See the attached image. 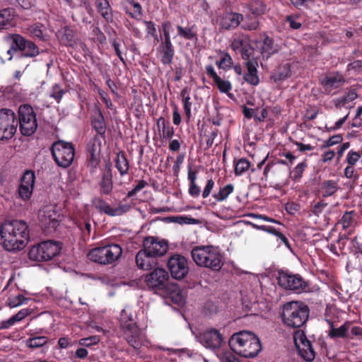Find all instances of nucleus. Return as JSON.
I'll return each mask as SVG.
<instances>
[{
    "instance_id": "f257e3e1",
    "label": "nucleus",
    "mask_w": 362,
    "mask_h": 362,
    "mask_svg": "<svg viewBox=\"0 0 362 362\" xmlns=\"http://www.w3.org/2000/svg\"><path fill=\"white\" fill-rule=\"evenodd\" d=\"M28 239V226L24 221L8 220L0 226V243L8 252L23 250Z\"/></svg>"
},
{
    "instance_id": "f03ea898",
    "label": "nucleus",
    "mask_w": 362,
    "mask_h": 362,
    "mask_svg": "<svg viewBox=\"0 0 362 362\" xmlns=\"http://www.w3.org/2000/svg\"><path fill=\"white\" fill-rule=\"evenodd\" d=\"M228 346L234 353L244 358H254L262 349L257 336L245 330L233 334L229 339Z\"/></svg>"
},
{
    "instance_id": "7ed1b4c3",
    "label": "nucleus",
    "mask_w": 362,
    "mask_h": 362,
    "mask_svg": "<svg viewBox=\"0 0 362 362\" xmlns=\"http://www.w3.org/2000/svg\"><path fill=\"white\" fill-rule=\"evenodd\" d=\"M191 256L197 266L214 272H219L224 265L223 255L214 245L197 246L192 250Z\"/></svg>"
},
{
    "instance_id": "20e7f679",
    "label": "nucleus",
    "mask_w": 362,
    "mask_h": 362,
    "mask_svg": "<svg viewBox=\"0 0 362 362\" xmlns=\"http://www.w3.org/2000/svg\"><path fill=\"white\" fill-rule=\"evenodd\" d=\"M310 309L300 301H290L282 306L281 318L283 323L292 328H300L308 320Z\"/></svg>"
},
{
    "instance_id": "39448f33",
    "label": "nucleus",
    "mask_w": 362,
    "mask_h": 362,
    "mask_svg": "<svg viewBox=\"0 0 362 362\" xmlns=\"http://www.w3.org/2000/svg\"><path fill=\"white\" fill-rule=\"evenodd\" d=\"M10 39L11 40L10 48L5 53H1L8 60L13 57L19 59L23 57H34L39 54L37 46L21 35L13 34L10 36Z\"/></svg>"
},
{
    "instance_id": "423d86ee",
    "label": "nucleus",
    "mask_w": 362,
    "mask_h": 362,
    "mask_svg": "<svg viewBox=\"0 0 362 362\" xmlns=\"http://www.w3.org/2000/svg\"><path fill=\"white\" fill-rule=\"evenodd\" d=\"M119 324L127 343L133 348L139 349L141 346V329L132 313L126 309L122 310L120 313Z\"/></svg>"
},
{
    "instance_id": "0eeeda50",
    "label": "nucleus",
    "mask_w": 362,
    "mask_h": 362,
    "mask_svg": "<svg viewBox=\"0 0 362 362\" xmlns=\"http://www.w3.org/2000/svg\"><path fill=\"white\" fill-rule=\"evenodd\" d=\"M123 250L118 244H110L103 247H95L89 251L88 257L92 262L103 265H107L117 261Z\"/></svg>"
},
{
    "instance_id": "6e6552de",
    "label": "nucleus",
    "mask_w": 362,
    "mask_h": 362,
    "mask_svg": "<svg viewBox=\"0 0 362 362\" xmlns=\"http://www.w3.org/2000/svg\"><path fill=\"white\" fill-rule=\"evenodd\" d=\"M50 151L58 166L66 168L72 164L75 156L73 144L58 140L52 144Z\"/></svg>"
},
{
    "instance_id": "1a4fd4ad",
    "label": "nucleus",
    "mask_w": 362,
    "mask_h": 362,
    "mask_svg": "<svg viewBox=\"0 0 362 362\" xmlns=\"http://www.w3.org/2000/svg\"><path fill=\"white\" fill-rule=\"evenodd\" d=\"M145 281L148 287L165 294L170 293L174 287V285L169 283L168 272L163 268H153V270L146 276Z\"/></svg>"
},
{
    "instance_id": "9d476101",
    "label": "nucleus",
    "mask_w": 362,
    "mask_h": 362,
    "mask_svg": "<svg viewBox=\"0 0 362 362\" xmlns=\"http://www.w3.org/2000/svg\"><path fill=\"white\" fill-rule=\"evenodd\" d=\"M18 126L17 117L12 110H0V140L11 139L16 134Z\"/></svg>"
},
{
    "instance_id": "9b49d317",
    "label": "nucleus",
    "mask_w": 362,
    "mask_h": 362,
    "mask_svg": "<svg viewBox=\"0 0 362 362\" xmlns=\"http://www.w3.org/2000/svg\"><path fill=\"white\" fill-rule=\"evenodd\" d=\"M17 120L23 135L31 136L36 131L37 127L36 117L30 105L26 104L19 107Z\"/></svg>"
},
{
    "instance_id": "f8f14e48",
    "label": "nucleus",
    "mask_w": 362,
    "mask_h": 362,
    "mask_svg": "<svg viewBox=\"0 0 362 362\" xmlns=\"http://www.w3.org/2000/svg\"><path fill=\"white\" fill-rule=\"evenodd\" d=\"M277 280L281 288L296 293L305 291L308 287L307 281L300 274H294L288 271L280 270Z\"/></svg>"
},
{
    "instance_id": "ddd939ff",
    "label": "nucleus",
    "mask_w": 362,
    "mask_h": 362,
    "mask_svg": "<svg viewBox=\"0 0 362 362\" xmlns=\"http://www.w3.org/2000/svg\"><path fill=\"white\" fill-rule=\"evenodd\" d=\"M199 342L206 349L214 352L219 351L226 341L222 334L215 328H208L198 337Z\"/></svg>"
},
{
    "instance_id": "4468645a",
    "label": "nucleus",
    "mask_w": 362,
    "mask_h": 362,
    "mask_svg": "<svg viewBox=\"0 0 362 362\" xmlns=\"http://www.w3.org/2000/svg\"><path fill=\"white\" fill-rule=\"evenodd\" d=\"M168 268L173 279L181 280L189 272L188 260L182 255L174 254L168 260Z\"/></svg>"
},
{
    "instance_id": "2eb2a0df",
    "label": "nucleus",
    "mask_w": 362,
    "mask_h": 362,
    "mask_svg": "<svg viewBox=\"0 0 362 362\" xmlns=\"http://www.w3.org/2000/svg\"><path fill=\"white\" fill-rule=\"evenodd\" d=\"M293 341L299 355L307 361H312L315 358V352L311 341L308 339L305 332L298 329L294 332Z\"/></svg>"
},
{
    "instance_id": "dca6fc26",
    "label": "nucleus",
    "mask_w": 362,
    "mask_h": 362,
    "mask_svg": "<svg viewBox=\"0 0 362 362\" xmlns=\"http://www.w3.org/2000/svg\"><path fill=\"white\" fill-rule=\"evenodd\" d=\"M143 247L156 259L164 255L168 250L167 241L153 236L145 238L143 242Z\"/></svg>"
},
{
    "instance_id": "f3484780",
    "label": "nucleus",
    "mask_w": 362,
    "mask_h": 362,
    "mask_svg": "<svg viewBox=\"0 0 362 362\" xmlns=\"http://www.w3.org/2000/svg\"><path fill=\"white\" fill-rule=\"evenodd\" d=\"M243 19V15L240 13L226 11L218 16V25L222 30H234L240 25Z\"/></svg>"
},
{
    "instance_id": "a211bd4d",
    "label": "nucleus",
    "mask_w": 362,
    "mask_h": 362,
    "mask_svg": "<svg viewBox=\"0 0 362 362\" xmlns=\"http://www.w3.org/2000/svg\"><path fill=\"white\" fill-rule=\"evenodd\" d=\"M156 50L159 54L160 61L163 65H170L173 60L175 54V47L171 39L159 40Z\"/></svg>"
},
{
    "instance_id": "6ab92c4d",
    "label": "nucleus",
    "mask_w": 362,
    "mask_h": 362,
    "mask_svg": "<svg viewBox=\"0 0 362 362\" xmlns=\"http://www.w3.org/2000/svg\"><path fill=\"white\" fill-rule=\"evenodd\" d=\"M92 204L100 212L104 213L110 216H121L129 209L128 206L124 204L112 208L105 200L100 197L93 199Z\"/></svg>"
},
{
    "instance_id": "aec40b11",
    "label": "nucleus",
    "mask_w": 362,
    "mask_h": 362,
    "mask_svg": "<svg viewBox=\"0 0 362 362\" xmlns=\"http://www.w3.org/2000/svg\"><path fill=\"white\" fill-rule=\"evenodd\" d=\"M135 260L137 267L143 270H150L158 264L157 259L144 248L137 252Z\"/></svg>"
},
{
    "instance_id": "412c9836",
    "label": "nucleus",
    "mask_w": 362,
    "mask_h": 362,
    "mask_svg": "<svg viewBox=\"0 0 362 362\" xmlns=\"http://www.w3.org/2000/svg\"><path fill=\"white\" fill-rule=\"evenodd\" d=\"M247 69V73L244 74V81L252 86L259 85L260 80L258 76V62H245Z\"/></svg>"
},
{
    "instance_id": "4be33fe9",
    "label": "nucleus",
    "mask_w": 362,
    "mask_h": 362,
    "mask_svg": "<svg viewBox=\"0 0 362 362\" xmlns=\"http://www.w3.org/2000/svg\"><path fill=\"white\" fill-rule=\"evenodd\" d=\"M95 6L98 13L107 23H113V11L108 0H95Z\"/></svg>"
},
{
    "instance_id": "5701e85b",
    "label": "nucleus",
    "mask_w": 362,
    "mask_h": 362,
    "mask_svg": "<svg viewBox=\"0 0 362 362\" xmlns=\"http://www.w3.org/2000/svg\"><path fill=\"white\" fill-rule=\"evenodd\" d=\"M93 129L103 138L106 132V122L103 114L99 107H96L95 115L91 118Z\"/></svg>"
},
{
    "instance_id": "b1692460",
    "label": "nucleus",
    "mask_w": 362,
    "mask_h": 362,
    "mask_svg": "<svg viewBox=\"0 0 362 362\" xmlns=\"http://www.w3.org/2000/svg\"><path fill=\"white\" fill-rule=\"evenodd\" d=\"M327 323L329 325V330L328 332V336L332 339L337 338H346L348 339V331L350 329V326L351 322L349 321H346L339 328H336L334 326V322L332 320H327Z\"/></svg>"
},
{
    "instance_id": "393cba45",
    "label": "nucleus",
    "mask_w": 362,
    "mask_h": 362,
    "mask_svg": "<svg viewBox=\"0 0 362 362\" xmlns=\"http://www.w3.org/2000/svg\"><path fill=\"white\" fill-rule=\"evenodd\" d=\"M56 35L61 43L66 46H72L75 42V31L69 26H64L59 29Z\"/></svg>"
},
{
    "instance_id": "a878e982",
    "label": "nucleus",
    "mask_w": 362,
    "mask_h": 362,
    "mask_svg": "<svg viewBox=\"0 0 362 362\" xmlns=\"http://www.w3.org/2000/svg\"><path fill=\"white\" fill-rule=\"evenodd\" d=\"M291 76V64L285 63L279 65L272 73L271 79L275 83L281 82Z\"/></svg>"
},
{
    "instance_id": "bb28decb",
    "label": "nucleus",
    "mask_w": 362,
    "mask_h": 362,
    "mask_svg": "<svg viewBox=\"0 0 362 362\" xmlns=\"http://www.w3.org/2000/svg\"><path fill=\"white\" fill-rule=\"evenodd\" d=\"M278 51L279 49L277 46L274 45V40L268 35H265L260 48V52L262 57L268 59L272 54L278 52Z\"/></svg>"
},
{
    "instance_id": "cd10ccee",
    "label": "nucleus",
    "mask_w": 362,
    "mask_h": 362,
    "mask_svg": "<svg viewBox=\"0 0 362 362\" xmlns=\"http://www.w3.org/2000/svg\"><path fill=\"white\" fill-rule=\"evenodd\" d=\"M345 83L344 76L339 74H334L333 75L327 76L322 81V85L327 89L339 88Z\"/></svg>"
},
{
    "instance_id": "c85d7f7f",
    "label": "nucleus",
    "mask_w": 362,
    "mask_h": 362,
    "mask_svg": "<svg viewBox=\"0 0 362 362\" xmlns=\"http://www.w3.org/2000/svg\"><path fill=\"white\" fill-rule=\"evenodd\" d=\"M14 25V10L5 8L0 11V30L8 29Z\"/></svg>"
},
{
    "instance_id": "c756f323",
    "label": "nucleus",
    "mask_w": 362,
    "mask_h": 362,
    "mask_svg": "<svg viewBox=\"0 0 362 362\" xmlns=\"http://www.w3.org/2000/svg\"><path fill=\"white\" fill-rule=\"evenodd\" d=\"M63 248V243L54 240H47V261L59 255Z\"/></svg>"
},
{
    "instance_id": "7c9ffc66",
    "label": "nucleus",
    "mask_w": 362,
    "mask_h": 362,
    "mask_svg": "<svg viewBox=\"0 0 362 362\" xmlns=\"http://www.w3.org/2000/svg\"><path fill=\"white\" fill-rule=\"evenodd\" d=\"M45 241L34 245L30 250L28 255L29 258L36 262H43L45 259Z\"/></svg>"
},
{
    "instance_id": "2f4dec72",
    "label": "nucleus",
    "mask_w": 362,
    "mask_h": 362,
    "mask_svg": "<svg viewBox=\"0 0 362 362\" xmlns=\"http://www.w3.org/2000/svg\"><path fill=\"white\" fill-rule=\"evenodd\" d=\"M180 97L182 98L186 118L187 120H189L192 117L191 108L192 105L190 97V88L188 87L184 88L180 92Z\"/></svg>"
},
{
    "instance_id": "473e14b6",
    "label": "nucleus",
    "mask_w": 362,
    "mask_h": 362,
    "mask_svg": "<svg viewBox=\"0 0 362 362\" xmlns=\"http://www.w3.org/2000/svg\"><path fill=\"white\" fill-rule=\"evenodd\" d=\"M234 190V187L232 184L226 185H219L218 189H215L213 193V197L216 202H223L228 198Z\"/></svg>"
},
{
    "instance_id": "72a5a7b5",
    "label": "nucleus",
    "mask_w": 362,
    "mask_h": 362,
    "mask_svg": "<svg viewBox=\"0 0 362 362\" xmlns=\"http://www.w3.org/2000/svg\"><path fill=\"white\" fill-rule=\"evenodd\" d=\"M177 35L187 40H193L197 39V33L194 26L182 27L180 25H176Z\"/></svg>"
},
{
    "instance_id": "f704fd0d",
    "label": "nucleus",
    "mask_w": 362,
    "mask_h": 362,
    "mask_svg": "<svg viewBox=\"0 0 362 362\" xmlns=\"http://www.w3.org/2000/svg\"><path fill=\"white\" fill-rule=\"evenodd\" d=\"M251 44V40L247 35H242L235 38L231 42L232 49L240 53Z\"/></svg>"
},
{
    "instance_id": "c9c22d12",
    "label": "nucleus",
    "mask_w": 362,
    "mask_h": 362,
    "mask_svg": "<svg viewBox=\"0 0 362 362\" xmlns=\"http://www.w3.org/2000/svg\"><path fill=\"white\" fill-rule=\"evenodd\" d=\"M337 182H322L317 189L318 196L327 197L333 195L338 189Z\"/></svg>"
},
{
    "instance_id": "e433bc0d",
    "label": "nucleus",
    "mask_w": 362,
    "mask_h": 362,
    "mask_svg": "<svg viewBox=\"0 0 362 362\" xmlns=\"http://www.w3.org/2000/svg\"><path fill=\"white\" fill-rule=\"evenodd\" d=\"M358 94L355 90H350L345 93L342 97L334 100V106L337 109H341L346 104L356 100L358 98Z\"/></svg>"
},
{
    "instance_id": "4c0bfd02",
    "label": "nucleus",
    "mask_w": 362,
    "mask_h": 362,
    "mask_svg": "<svg viewBox=\"0 0 362 362\" xmlns=\"http://www.w3.org/2000/svg\"><path fill=\"white\" fill-rule=\"evenodd\" d=\"M29 312L27 309L19 311L17 314L12 316L7 320L3 321L1 323L0 329H7L12 326L14 323L19 322L28 316Z\"/></svg>"
},
{
    "instance_id": "58836bf2",
    "label": "nucleus",
    "mask_w": 362,
    "mask_h": 362,
    "mask_svg": "<svg viewBox=\"0 0 362 362\" xmlns=\"http://www.w3.org/2000/svg\"><path fill=\"white\" fill-rule=\"evenodd\" d=\"M88 165L92 168L96 167L100 162L99 152L97 149L95 144L88 146Z\"/></svg>"
},
{
    "instance_id": "ea45409f",
    "label": "nucleus",
    "mask_w": 362,
    "mask_h": 362,
    "mask_svg": "<svg viewBox=\"0 0 362 362\" xmlns=\"http://www.w3.org/2000/svg\"><path fill=\"white\" fill-rule=\"evenodd\" d=\"M249 9L252 14L260 16L266 12L267 6L262 1L253 0L249 4Z\"/></svg>"
},
{
    "instance_id": "a19ab883",
    "label": "nucleus",
    "mask_w": 362,
    "mask_h": 362,
    "mask_svg": "<svg viewBox=\"0 0 362 362\" xmlns=\"http://www.w3.org/2000/svg\"><path fill=\"white\" fill-rule=\"evenodd\" d=\"M34 182H21L18 187V194L24 200L28 199L32 194Z\"/></svg>"
},
{
    "instance_id": "79ce46f5",
    "label": "nucleus",
    "mask_w": 362,
    "mask_h": 362,
    "mask_svg": "<svg viewBox=\"0 0 362 362\" xmlns=\"http://www.w3.org/2000/svg\"><path fill=\"white\" fill-rule=\"evenodd\" d=\"M240 54L245 62H258V57L255 56V48L251 45V44Z\"/></svg>"
},
{
    "instance_id": "37998d69",
    "label": "nucleus",
    "mask_w": 362,
    "mask_h": 362,
    "mask_svg": "<svg viewBox=\"0 0 362 362\" xmlns=\"http://www.w3.org/2000/svg\"><path fill=\"white\" fill-rule=\"evenodd\" d=\"M115 165L119 172L123 175L129 169V163L124 153H119L115 160Z\"/></svg>"
},
{
    "instance_id": "c03bdc74",
    "label": "nucleus",
    "mask_w": 362,
    "mask_h": 362,
    "mask_svg": "<svg viewBox=\"0 0 362 362\" xmlns=\"http://www.w3.org/2000/svg\"><path fill=\"white\" fill-rule=\"evenodd\" d=\"M214 82L221 93H228L232 90L231 83L229 81L221 79L220 76Z\"/></svg>"
},
{
    "instance_id": "a18cd8bd",
    "label": "nucleus",
    "mask_w": 362,
    "mask_h": 362,
    "mask_svg": "<svg viewBox=\"0 0 362 362\" xmlns=\"http://www.w3.org/2000/svg\"><path fill=\"white\" fill-rule=\"evenodd\" d=\"M144 24L146 26V31L148 35L153 37L154 42H158L160 36H158L156 29V25L151 21H144Z\"/></svg>"
},
{
    "instance_id": "49530a36",
    "label": "nucleus",
    "mask_w": 362,
    "mask_h": 362,
    "mask_svg": "<svg viewBox=\"0 0 362 362\" xmlns=\"http://www.w3.org/2000/svg\"><path fill=\"white\" fill-rule=\"evenodd\" d=\"M355 216L356 213L354 211H346L340 220L343 229L346 230L351 226Z\"/></svg>"
},
{
    "instance_id": "de8ad7c7",
    "label": "nucleus",
    "mask_w": 362,
    "mask_h": 362,
    "mask_svg": "<svg viewBox=\"0 0 362 362\" xmlns=\"http://www.w3.org/2000/svg\"><path fill=\"white\" fill-rule=\"evenodd\" d=\"M250 162L245 158H240L235 162V173L236 175H241L249 169Z\"/></svg>"
},
{
    "instance_id": "09e8293b",
    "label": "nucleus",
    "mask_w": 362,
    "mask_h": 362,
    "mask_svg": "<svg viewBox=\"0 0 362 362\" xmlns=\"http://www.w3.org/2000/svg\"><path fill=\"white\" fill-rule=\"evenodd\" d=\"M242 22L241 28L246 30H255L259 27V21L256 18L247 17Z\"/></svg>"
},
{
    "instance_id": "8fccbe9b",
    "label": "nucleus",
    "mask_w": 362,
    "mask_h": 362,
    "mask_svg": "<svg viewBox=\"0 0 362 362\" xmlns=\"http://www.w3.org/2000/svg\"><path fill=\"white\" fill-rule=\"evenodd\" d=\"M171 220L179 224H197L199 221L188 216H172Z\"/></svg>"
},
{
    "instance_id": "3c124183",
    "label": "nucleus",
    "mask_w": 362,
    "mask_h": 362,
    "mask_svg": "<svg viewBox=\"0 0 362 362\" xmlns=\"http://www.w3.org/2000/svg\"><path fill=\"white\" fill-rule=\"evenodd\" d=\"M129 3L133 6L134 7V12H128L127 11L126 13L130 16L132 18L134 19H139L143 15L142 13V7L141 4L134 0H132L129 1Z\"/></svg>"
},
{
    "instance_id": "603ef678",
    "label": "nucleus",
    "mask_w": 362,
    "mask_h": 362,
    "mask_svg": "<svg viewBox=\"0 0 362 362\" xmlns=\"http://www.w3.org/2000/svg\"><path fill=\"white\" fill-rule=\"evenodd\" d=\"M26 344L32 349L42 347L45 345V337H35L30 338L27 340Z\"/></svg>"
},
{
    "instance_id": "864d4df0",
    "label": "nucleus",
    "mask_w": 362,
    "mask_h": 362,
    "mask_svg": "<svg viewBox=\"0 0 362 362\" xmlns=\"http://www.w3.org/2000/svg\"><path fill=\"white\" fill-rule=\"evenodd\" d=\"M42 24H35L28 28L29 33L34 37H37L42 40L44 37L43 30L42 29Z\"/></svg>"
},
{
    "instance_id": "5fc2aeb1",
    "label": "nucleus",
    "mask_w": 362,
    "mask_h": 362,
    "mask_svg": "<svg viewBox=\"0 0 362 362\" xmlns=\"http://www.w3.org/2000/svg\"><path fill=\"white\" fill-rule=\"evenodd\" d=\"M100 339L98 336L94 335L86 338H82L79 340V344L82 346L89 347L99 343Z\"/></svg>"
},
{
    "instance_id": "6e6d98bb",
    "label": "nucleus",
    "mask_w": 362,
    "mask_h": 362,
    "mask_svg": "<svg viewBox=\"0 0 362 362\" xmlns=\"http://www.w3.org/2000/svg\"><path fill=\"white\" fill-rule=\"evenodd\" d=\"M64 94V90L62 88V87L58 84H55L52 87V91L50 93V96L54 98L59 103L61 100Z\"/></svg>"
},
{
    "instance_id": "4d7b16f0",
    "label": "nucleus",
    "mask_w": 362,
    "mask_h": 362,
    "mask_svg": "<svg viewBox=\"0 0 362 362\" xmlns=\"http://www.w3.org/2000/svg\"><path fill=\"white\" fill-rule=\"evenodd\" d=\"M171 23L168 21H163L161 25L163 34L160 35V40L171 39L170 28Z\"/></svg>"
},
{
    "instance_id": "13d9d810",
    "label": "nucleus",
    "mask_w": 362,
    "mask_h": 362,
    "mask_svg": "<svg viewBox=\"0 0 362 362\" xmlns=\"http://www.w3.org/2000/svg\"><path fill=\"white\" fill-rule=\"evenodd\" d=\"M361 158V154L359 152L354 151L353 150H351L347 156L346 160L349 163V165L354 166L356 162L359 160Z\"/></svg>"
},
{
    "instance_id": "bf43d9fd",
    "label": "nucleus",
    "mask_w": 362,
    "mask_h": 362,
    "mask_svg": "<svg viewBox=\"0 0 362 362\" xmlns=\"http://www.w3.org/2000/svg\"><path fill=\"white\" fill-rule=\"evenodd\" d=\"M327 203H325L323 200H320L312 206L311 211L313 213V214L319 216L322 213V211L327 207Z\"/></svg>"
},
{
    "instance_id": "052dcab7",
    "label": "nucleus",
    "mask_w": 362,
    "mask_h": 362,
    "mask_svg": "<svg viewBox=\"0 0 362 362\" xmlns=\"http://www.w3.org/2000/svg\"><path fill=\"white\" fill-rule=\"evenodd\" d=\"M222 57H221V64H223V66L226 67V70L232 67L233 59L228 52H223Z\"/></svg>"
},
{
    "instance_id": "680f3d73",
    "label": "nucleus",
    "mask_w": 362,
    "mask_h": 362,
    "mask_svg": "<svg viewBox=\"0 0 362 362\" xmlns=\"http://www.w3.org/2000/svg\"><path fill=\"white\" fill-rule=\"evenodd\" d=\"M221 362H240V360L230 352H224L219 356Z\"/></svg>"
},
{
    "instance_id": "e2e57ef3",
    "label": "nucleus",
    "mask_w": 362,
    "mask_h": 362,
    "mask_svg": "<svg viewBox=\"0 0 362 362\" xmlns=\"http://www.w3.org/2000/svg\"><path fill=\"white\" fill-rule=\"evenodd\" d=\"M300 209L299 204L291 202H287L285 204V209L288 214L293 215L296 212L298 211Z\"/></svg>"
},
{
    "instance_id": "0e129e2a",
    "label": "nucleus",
    "mask_w": 362,
    "mask_h": 362,
    "mask_svg": "<svg viewBox=\"0 0 362 362\" xmlns=\"http://www.w3.org/2000/svg\"><path fill=\"white\" fill-rule=\"evenodd\" d=\"M349 113H347L344 117L340 118L338 121H337L333 127H325V129L327 132H334L337 129H339L342 125L345 123L346 119H348Z\"/></svg>"
},
{
    "instance_id": "69168bd1",
    "label": "nucleus",
    "mask_w": 362,
    "mask_h": 362,
    "mask_svg": "<svg viewBox=\"0 0 362 362\" xmlns=\"http://www.w3.org/2000/svg\"><path fill=\"white\" fill-rule=\"evenodd\" d=\"M306 166L307 163L305 162H302L296 166L293 170V176L295 179H300L302 177L303 172Z\"/></svg>"
},
{
    "instance_id": "338daca9",
    "label": "nucleus",
    "mask_w": 362,
    "mask_h": 362,
    "mask_svg": "<svg viewBox=\"0 0 362 362\" xmlns=\"http://www.w3.org/2000/svg\"><path fill=\"white\" fill-rule=\"evenodd\" d=\"M98 94L103 101V103L105 104L107 108L112 109L113 104L110 100V98L108 97L107 93L104 91L103 90L99 89L98 90Z\"/></svg>"
},
{
    "instance_id": "774afa93",
    "label": "nucleus",
    "mask_w": 362,
    "mask_h": 362,
    "mask_svg": "<svg viewBox=\"0 0 362 362\" xmlns=\"http://www.w3.org/2000/svg\"><path fill=\"white\" fill-rule=\"evenodd\" d=\"M355 337H362V327L354 326L351 328L350 332H348V339H353Z\"/></svg>"
}]
</instances>
